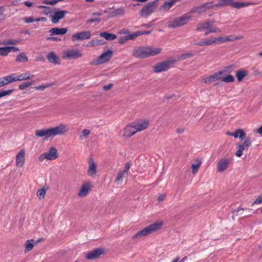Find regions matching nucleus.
Segmentation results:
<instances>
[{
    "mask_svg": "<svg viewBox=\"0 0 262 262\" xmlns=\"http://www.w3.org/2000/svg\"><path fill=\"white\" fill-rule=\"evenodd\" d=\"M162 51L160 48L138 47L134 48L133 55L136 58H144L159 54Z\"/></svg>",
    "mask_w": 262,
    "mask_h": 262,
    "instance_id": "1",
    "label": "nucleus"
},
{
    "mask_svg": "<svg viewBox=\"0 0 262 262\" xmlns=\"http://www.w3.org/2000/svg\"><path fill=\"white\" fill-rule=\"evenodd\" d=\"M241 38V37H236L230 35L228 36L211 37L203 39L197 43L196 45L199 46H210L213 45L221 44L228 41H233Z\"/></svg>",
    "mask_w": 262,
    "mask_h": 262,
    "instance_id": "2",
    "label": "nucleus"
},
{
    "mask_svg": "<svg viewBox=\"0 0 262 262\" xmlns=\"http://www.w3.org/2000/svg\"><path fill=\"white\" fill-rule=\"evenodd\" d=\"M163 224L164 223L162 221H158L152 224H150L134 234L132 236V238H140L143 236H147L154 232L160 230L162 228Z\"/></svg>",
    "mask_w": 262,
    "mask_h": 262,
    "instance_id": "3",
    "label": "nucleus"
},
{
    "mask_svg": "<svg viewBox=\"0 0 262 262\" xmlns=\"http://www.w3.org/2000/svg\"><path fill=\"white\" fill-rule=\"evenodd\" d=\"M191 18V16L190 15V13H187L180 17H176L173 20L169 22L168 27L175 28L183 26L187 24Z\"/></svg>",
    "mask_w": 262,
    "mask_h": 262,
    "instance_id": "4",
    "label": "nucleus"
},
{
    "mask_svg": "<svg viewBox=\"0 0 262 262\" xmlns=\"http://www.w3.org/2000/svg\"><path fill=\"white\" fill-rule=\"evenodd\" d=\"M196 30L197 31H202L206 30L204 34L205 35H208L211 33H220L221 32L220 28L213 26L212 22L209 21L199 24Z\"/></svg>",
    "mask_w": 262,
    "mask_h": 262,
    "instance_id": "5",
    "label": "nucleus"
},
{
    "mask_svg": "<svg viewBox=\"0 0 262 262\" xmlns=\"http://www.w3.org/2000/svg\"><path fill=\"white\" fill-rule=\"evenodd\" d=\"M217 4L213 5L214 7H223L231 6L233 8L240 9L250 5L249 3L234 2L233 0H217Z\"/></svg>",
    "mask_w": 262,
    "mask_h": 262,
    "instance_id": "6",
    "label": "nucleus"
},
{
    "mask_svg": "<svg viewBox=\"0 0 262 262\" xmlns=\"http://www.w3.org/2000/svg\"><path fill=\"white\" fill-rule=\"evenodd\" d=\"M252 141L250 137H247L242 143H237L236 145L237 151L235 155L237 157H241L244 150H247L251 146Z\"/></svg>",
    "mask_w": 262,
    "mask_h": 262,
    "instance_id": "7",
    "label": "nucleus"
},
{
    "mask_svg": "<svg viewBox=\"0 0 262 262\" xmlns=\"http://www.w3.org/2000/svg\"><path fill=\"white\" fill-rule=\"evenodd\" d=\"M58 157L57 150L55 147H51L48 152L41 154L38 159L40 161L42 162L45 159L49 160H53L57 158Z\"/></svg>",
    "mask_w": 262,
    "mask_h": 262,
    "instance_id": "8",
    "label": "nucleus"
},
{
    "mask_svg": "<svg viewBox=\"0 0 262 262\" xmlns=\"http://www.w3.org/2000/svg\"><path fill=\"white\" fill-rule=\"evenodd\" d=\"M82 56L81 52L78 50L68 49L63 52L62 58L63 59L78 58Z\"/></svg>",
    "mask_w": 262,
    "mask_h": 262,
    "instance_id": "9",
    "label": "nucleus"
},
{
    "mask_svg": "<svg viewBox=\"0 0 262 262\" xmlns=\"http://www.w3.org/2000/svg\"><path fill=\"white\" fill-rule=\"evenodd\" d=\"M214 7V6L212 4V3H206L200 6L192 8L189 13L201 14L206 12L207 10L212 9Z\"/></svg>",
    "mask_w": 262,
    "mask_h": 262,
    "instance_id": "10",
    "label": "nucleus"
},
{
    "mask_svg": "<svg viewBox=\"0 0 262 262\" xmlns=\"http://www.w3.org/2000/svg\"><path fill=\"white\" fill-rule=\"evenodd\" d=\"M51 129L53 137L57 135H63L68 131L67 126L63 123H60L54 127H51Z\"/></svg>",
    "mask_w": 262,
    "mask_h": 262,
    "instance_id": "11",
    "label": "nucleus"
},
{
    "mask_svg": "<svg viewBox=\"0 0 262 262\" xmlns=\"http://www.w3.org/2000/svg\"><path fill=\"white\" fill-rule=\"evenodd\" d=\"M91 37V33L90 31H83L73 34L71 37V39L73 41H76L90 39Z\"/></svg>",
    "mask_w": 262,
    "mask_h": 262,
    "instance_id": "12",
    "label": "nucleus"
},
{
    "mask_svg": "<svg viewBox=\"0 0 262 262\" xmlns=\"http://www.w3.org/2000/svg\"><path fill=\"white\" fill-rule=\"evenodd\" d=\"M172 63L173 62L171 61H165L160 62L154 67V71L156 73L167 71L171 67Z\"/></svg>",
    "mask_w": 262,
    "mask_h": 262,
    "instance_id": "13",
    "label": "nucleus"
},
{
    "mask_svg": "<svg viewBox=\"0 0 262 262\" xmlns=\"http://www.w3.org/2000/svg\"><path fill=\"white\" fill-rule=\"evenodd\" d=\"M223 73V71H219L209 76L203 77L202 81L205 83L210 84L212 82L221 80V76Z\"/></svg>",
    "mask_w": 262,
    "mask_h": 262,
    "instance_id": "14",
    "label": "nucleus"
},
{
    "mask_svg": "<svg viewBox=\"0 0 262 262\" xmlns=\"http://www.w3.org/2000/svg\"><path fill=\"white\" fill-rule=\"evenodd\" d=\"M136 130L141 132L147 128L149 125V121L147 119H140L136 122H133Z\"/></svg>",
    "mask_w": 262,
    "mask_h": 262,
    "instance_id": "15",
    "label": "nucleus"
},
{
    "mask_svg": "<svg viewBox=\"0 0 262 262\" xmlns=\"http://www.w3.org/2000/svg\"><path fill=\"white\" fill-rule=\"evenodd\" d=\"M155 8V4L154 3H147L140 11L141 16L146 17L150 15L154 12Z\"/></svg>",
    "mask_w": 262,
    "mask_h": 262,
    "instance_id": "16",
    "label": "nucleus"
},
{
    "mask_svg": "<svg viewBox=\"0 0 262 262\" xmlns=\"http://www.w3.org/2000/svg\"><path fill=\"white\" fill-rule=\"evenodd\" d=\"M113 56V52L111 51H107L106 52L102 54L96 61L94 63L95 64H99L103 63L106 61H109Z\"/></svg>",
    "mask_w": 262,
    "mask_h": 262,
    "instance_id": "17",
    "label": "nucleus"
},
{
    "mask_svg": "<svg viewBox=\"0 0 262 262\" xmlns=\"http://www.w3.org/2000/svg\"><path fill=\"white\" fill-rule=\"evenodd\" d=\"M231 160L229 159L223 158L220 159L217 164V170L219 172H223L227 169Z\"/></svg>",
    "mask_w": 262,
    "mask_h": 262,
    "instance_id": "18",
    "label": "nucleus"
},
{
    "mask_svg": "<svg viewBox=\"0 0 262 262\" xmlns=\"http://www.w3.org/2000/svg\"><path fill=\"white\" fill-rule=\"evenodd\" d=\"M25 162V150L21 149L16 155L15 163L17 167H21L24 166Z\"/></svg>",
    "mask_w": 262,
    "mask_h": 262,
    "instance_id": "19",
    "label": "nucleus"
},
{
    "mask_svg": "<svg viewBox=\"0 0 262 262\" xmlns=\"http://www.w3.org/2000/svg\"><path fill=\"white\" fill-rule=\"evenodd\" d=\"M104 249L98 248L88 252L86 254V258L89 260H93L98 258L104 253Z\"/></svg>",
    "mask_w": 262,
    "mask_h": 262,
    "instance_id": "20",
    "label": "nucleus"
},
{
    "mask_svg": "<svg viewBox=\"0 0 262 262\" xmlns=\"http://www.w3.org/2000/svg\"><path fill=\"white\" fill-rule=\"evenodd\" d=\"M91 187L92 185L90 182H87L84 183L78 193V196L79 197H84L86 196L91 190Z\"/></svg>",
    "mask_w": 262,
    "mask_h": 262,
    "instance_id": "21",
    "label": "nucleus"
},
{
    "mask_svg": "<svg viewBox=\"0 0 262 262\" xmlns=\"http://www.w3.org/2000/svg\"><path fill=\"white\" fill-rule=\"evenodd\" d=\"M137 131L133 123L127 125L124 129V133L122 135L123 137L129 138L134 135Z\"/></svg>",
    "mask_w": 262,
    "mask_h": 262,
    "instance_id": "22",
    "label": "nucleus"
},
{
    "mask_svg": "<svg viewBox=\"0 0 262 262\" xmlns=\"http://www.w3.org/2000/svg\"><path fill=\"white\" fill-rule=\"evenodd\" d=\"M68 12L65 10H59L55 12L52 16V23L53 24L57 23L60 20L63 18Z\"/></svg>",
    "mask_w": 262,
    "mask_h": 262,
    "instance_id": "23",
    "label": "nucleus"
},
{
    "mask_svg": "<svg viewBox=\"0 0 262 262\" xmlns=\"http://www.w3.org/2000/svg\"><path fill=\"white\" fill-rule=\"evenodd\" d=\"M35 136L38 137H45L46 138H53L51 128L37 129L35 131Z\"/></svg>",
    "mask_w": 262,
    "mask_h": 262,
    "instance_id": "24",
    "label": "nucleus"
},
{
    "mask_svg": "<svg viewBox=\"0 0 262 262\" xmlns=\"http://www.w3.org/2000/svg\"><path fill=\"white\" fill-rule=\"evenodd\" d=\"M97 173V165L93 159L89 160V168L87 173L90 177L95 176Z\"/></svg>",
    "mask_w": 262,
    "mask_h": 262,
    "instance_id": "25",
    "label": "nucleus"
},
{
    "mask_svg": "<svg viewBox=\"0 0 262 262\" xmlns=\"http://www.w3.org/2000/svg\"><path fill=\"white\" fill-rule=\"evenodd\" d=\"M68 31L66 28H53L49 30V32L50 33L51 36H54L56 35H64Z\"/></svg>",
    "mask_w": 262,
    "mask_h": 262,
    "instance_id": "26",
    "label": "nucleus"
},
{
    "mask_svg": "<svg viewBox=\"0 0 262 262\" xmlns=\"http://www.w3.org/2000/svg\"><path fill=\"white\" fill-rule=\"evenodd\" d=\"M47 59L49 62L55 64H60V61L59 58L57 57V56L55 54L54 52H50L49 53L47 56Z\"/></svg>",
    "mask_w": 262,
    "mask_h": 262,
    "instance_id": "27",
    "label": "nucleus"
},
{
    "mask_svg": "<svg viewBox=\"0 0 262 262\" xmlns=\"http://www.w3.org/2000/svg\"><path fill=\"white\" fill-rule=\"evenodd\" d=\"M248 71L245 69H240L236 72L235 76L238 81H242L248 75Z\"/></svg>",
    "mask_w": 262,
    "mask_h": 262,
    "instance_id": "28",
    "label": "nucleus"
},
{
    "mask_svg": "<svg viewBox=\"0 0 262 262\" xmlns=\"http://www.w3.org/2000/svg\"><path fill=\"white\" fill-rule=\"evenodd\" d=\"M34 77L33 74H31L29 72L23 73L19 75L17 74V81H21L24 80H29Z\"/></svg>",
    "mask_w": 262,
    "mask_h": 262,
    "instance_id": "29",
    "label": "nucleus"
},
{
    "mask_svg": "<svg viewBox=\"0 0 262 262\" xmlns=\"http://www.w3.org/2000/svg\"><path fill=\"white\" fill-rule=\"evenodd\" d=\"M127 32V34L125 36V40H128L129 39H134L137 37L140 36L141 33H140L139 31H137L136 32H134L131 34H129L128 33V31L127 30H123L121 31V33H126Z\"/></svg>",
    "mask_w": 262,
    "mask_h": 262,
    "instance_id": "30",
    "label": "nucleus"
},
{
    "mask_svg": "<svg viewBox=\"0 0 262 262\" xmlns=\"http://www.w3.org/2000/svg\"><path fill=\"white\" fill-rule=\"evenodd\" d=\"M232 136L235 138H239L241 139H243L246 138V134L244 129H238L233 133Z\"/></svg>",
    "mask_w": 262,
    "mask_h": 262,
    "instance_id": "31",
    "label": "nucleus"
},
{
    "mask_svg": "<svg viewBox=\"0 0 262 262\" xmlns=\"http://www.w3.org/2000/svg\"><path fill=\"white\" fill-rule=\"evenodd\" d=\"M125 13L124 9L122 7L119 8L118 9H115L114 11L111 12L110 13V15L112 17H115V16H123Z\"/></svg>",
    "mask_w": 262,
    "mask_h": 262,
    "instance_id": "32",
    "label": "nucleus"
},
{
    "mask_svg": "<svg viewBox=\"0 0 262 262\" xmlns=\"http://www.w3.org/2000/svg\"><path fill=\"white\" fill-rule=\"evenodd\" d=\"M195 162V164H192L191 165L192 172L193 174H195L198 171L202 164V161L199 158L196 159Z\"/></svg>",
    "mask_w": 262,
    "mask_h": 262,
    "instance_id": "33",
    "label": "nucleus"
},
{
    "mask_svg": "<svg viewBox=\"0 0 262 262\" xmlns=\"http://www.w3.org/2000/svg\"><path fill=\"white\" fill-rule=\"evenodd\" d=\"M126 173L125 171H123L122 170L119 171L117 174V176L116 178L115 183L117 184H121L123 182V178L125 177Z\"/></svg>",
    "mask_w": 262,
    "mask_h": 262,
    "instance_id": "34",
    "label": "nucleus"
},
{
    "mask_svg": "<svg viewBox=\"0 0 262 262\" xmlns=\"http://www.w3.org/2000/svg\"><path fill=\"white\" fill-rule=\"evenodd\" d=\"M177 1V0H170V1L165 2L163 5L160 8V10H168Z\"/></svg>",
    "mask_w": 262,
    "mask_h": 262,
    "instance_id": "35",
    "label": "nucleus"
},
{
    "mask_svg": "<svg viewBox=\"0 0 262 262\" xmlns=\"http://www.w3.org/2000/svg\"><path fill=\"white\" fill-rule=\"evenodd\" d=\"M100 35L107 40H113L117 38L115 34L109 33L107 32H102L100 34Z\"/></svg>",
    "mask_w": 262,
    "mask_h": 262,
    "instance_id": "36",
    "label": "nucleus"
},
{
    "mask_svg": "<svg viewBox=\"0 0 262 262\" xmlns=\"http://www.w3.org/2000/svg\"><path fill=\"white\" fill-rule=\"evenodd\" d=\"M28 61V58L24 52H21L18 54L15 59L16 62H27Z\"/></svg>",
    "mask_w": 262,
    "mask_h": 262,
    "instance_id": "37",
    "label": "nucleus"
},
{
    "mask_svg": "<svg viewBox=\"0 0 262 262\" xmlns=\"http://www.w3.org/2000/svg\"><path fill=\"white\" fill-rule=\"evenodd\" d=\"M104 43V42L102 40L100 39H93L90 41L88 43L87 46L88 47H94L98 45H101Z\"/></svg>",
    "mask_w": 262,
    "mask_h": 262,
    "instance_id": "38",
    "label": "nucleus"
},
{
    "mask_svg": "<svg viewBox=\"0 0 262 262\" xmlns=\"http://www.w3.org/2000/svg\"><path fill=\"white\" fill-rule=\"evenodd\" d=\"M93 15L94 16L99 17L101 16V14L99 13H94L93 14ZM100 20H101V19L99 17H95L94 18H91V19H88L86 21V24H91L92 23H94V22L99 23V22H100Z\"/></svg>",
    "mask_w": 262,
    "mask_h": 262,
    "instance_id": "39",
    "label": "nucleus"
},
{
    "mask_svg": "<svg viewBox=\"0 0 262 262\" xmlns=\"http://www.w3.org/2000/svg\"><path fill=\"white\" fill-rule=\"evenodd\" d=\"M20 42L19 39H9L5 40L3 42H0V45H16Z\"/></svg>",
    "mask_w": 262,
    "mask_h": 262,
    "instance_id": "40",
    "label": "nucleus"
},
{
    "mask_svg": "<svg viewBox=\"0 0 262 262\" xmlns=\"http://www.w3.org/2000/svg\"><path fill=\"white\" fill-rule=\"evenodd\" d=\"M47 189L41 188L37 190V196L39 199H42L45 198Z\"/></svg>",
    "mask_w": 262,
    "mask_h": 262,
    "instance_id": "41",
    "label": "nucleus"
},
{
    "mask_svg": "<svg viewBox=\"0 0 262 262\" xmlns=\"http://www.w3.org/2000/svg\"><path fill=\"white\" fill-rule=\"evenodd\" d=\"M33 239L27 241L25 245V252L29 251L33 249L34 247V244L33 243H30V242H33Z\"/></svg>",
    "mask_w": 262,
    "mask_h": 262,
    "instance_id": "42",
    "label": "nucleus"
},
{
    "mask_svg": "<svg viewBox=\"0 0 262 262\" xmlns=\"http://www.w3.org/2000/svg\"><path fill=\"white\" fill-rule=\"evenodd\" d=\"M234 78L232 75H228L224 78L221 77V80L225 82H233L234 81Z\"/></svg>",
    "mask_w": 262,
    "mask_h": 262,
    "instance_id": "43",
    "label": "nucleus"
},
{
    "mask_svg": "<svg viewBox=\"0 0 262 262\" xmlns=\"http://www.w3.org/2000/svg\"><path fill=\"white\" fill-rule=\"evenodd\" d=\"M90 130L88 129H84L81 132V135L80 136V139L81 140H83V139L86 138L88 137V136L90 134Z\"/></svg>",
    "mask_w": 262,
    "mask_h": 262,
    "instance_id": "44",
    "label": "nucleus"
},
{
    "mask_svg": "<svg viewBox=\"0 0 262 262\" xmlns=\"http://www.w3.org/2000/svg\"><path fill=\"white\" fill-rule=\"evenodd\" d=\"M10 83L15 82L17 81V73H13L7 76Z\"/></svg>",
    "mask_w": 262,
    "mask_h": 262,
    "instance_id": "45",
    "label": "nucleus"
},
{
    "mask_svg": "<svg viewBox=\"0 0 262 262\" xmlns=\"http://www.w3.org/2000/svg\"><path fill=\"white\" fill-rule=\"evenodd\" d=\"M33 84V82H26L19 85L18 88L21 90H24Z\"/></svg>",
    "mask_w": 262,
    "mask_h": 262,
    "instance_id": "46",
    "label": "nucleus"
},
{
    "mask_svg": "<svg viewBox=\"0 0 262 262\" xmlns=\"http://www.w3.org/2000/svg\"><path fill=\"white\" fill-rule=\"evenodd\" d=\"M7 54L8 55L9 53L11 51L13 52H18L19 51V49L18 47H6Z\"/></svg>",
    "mask_w": 262,
    "mask_h": 262,
    "instance_id": "47",
    "label": "nucleus"
},
{
    "mask_svg": "<svg viewBox=\"0 0 262 262\" xmlns=\"http://www.w3.org/2000/svg\"><path fill=\"white\" fill-rule=\"evenodd\" d=\"M13 91V90H9L6 91L0 90V98L10 94Z\"/></svg>",
    "mask_w": 262,
    "mask_h": 262,
    "instance_id": "48",
    "label": "nucleus"
},
{
    "mask_svg": "<svg viewBox=\"0 0 262 262\" xmlns=\"http://www.w3.org/2000/svg\"><path fill=\"white\" fill-rule=\"evenodd\" d=\"M193 54L192 53H188L186 54H182L180 56V58L182 60H185L187 58H190L193 57Z\"/></svg>",
    "mask_w": 262,
    "mask_h": 262,
    "instance_id": "49",
    "label": "nucleus"
},
{
    "mask_svg": "<svg viewBox=\"0 0 262 262\" xmlns=\"http://www.w3.org/2000/svg\"><path fill=\"white\" fill-rule=\"evenodd\" d=\"M26 23H30L35 21V19H34L32 16L26 17L23 18Z\"/></svg>",
    "mask_w": 262,
    "mask_h": 262,
    "instance_id": "50",
    "label": "nucleus"
},
{
    "mask_svg": "<svg viewBox=\"0 0 262 262\" xmlns=\"http://www.w3.org/2000/svg\"><path fill=\"white\" fill-rule=\"evenodd\" d=\"M51 86V84H47V85H39V86H35V89L36 90H41V91H43L46 88H48L49 86Z\"/></svg>",
    "mask_w": 262,
    "mask_h": 262,
    "instance_id": "51",
    "label": "nucleus"
},
{
    "mask_svg": "<svg viewBox=\"0 0 262 262\" xmlns=\"http://www.w3.org/2000/svg\"><path fill=\"white\" fill-rule=\"evenodd\" d=\"M262 203V195H259L252 203V206L255 204H260Z\"/></svg>",
    "mask_w": 262,
    "mask_h": 262,
    "instance_id": "52",
    "label": "nucleus"
},
{
    "mask_svg": "<svg viewBox=\"0 0 262 262\" xmlns=\"http://www.w3.org/2000/svg\"><path fill=\"white\" fill-rule=\"evenodd\" d=\"M0 55L3 56H7L6 47L0 48Z\"/></svg>",
    "mask_w": 262,
    "mask_h": 262,
    "instance_id": "53",
    "label": "nucleus"
},
{
    "mask_svg": "<svg viewBox=\"0 0 262 262\" xmlns=\"http://www.w3.org/2000/svg\"><path fill=\"white\" fill-rule=\"evenodd\" d=\"M166 195L165 194H163V193L160 194H159V195L157 197V200L159 202H162L165 200V199L166 198Z\"/></svg>",
    "mask_w": 262,
    "mask_h": 262,
    "instance_id": "54",
    "label": "nucleus"
},
{
    "mask_svg": "<svg viewBox=\"0 0 262 262\" xmlns=\"http://www.w3.org/2000/svg\"><path fill=\"white\" fill-rule=\"evenodd\" d=\"M47 40H53V41H60L61 39L60 38H58L56 37H53L51 36V37H48L47 38Z\"/></svg>",
    "mask_w": 262,
    "mask_h": 262,
    "instance_id": "55",
    "label": "nucleus"
},
{
    "mask_svg": "<svg viewBox=\"0 0 262 262\" xmlns=\"http://www.w3.org/2000/svg\"><path fill=\"white\" fill-rule=\"evenodd\" d=\"M130 166V163H126L125 164L124 168L125 169L124 170H122L123 171H125V173L127 174L128 170L129 169Z\"/></svg>",
    "mask_w": 262,
    "mask_h": 262,
    "instance_id": "56",
    "label": "nucleus"
},
{
    "mask_svg": "<svg viewBox=\"0 0 262 262\" xmlns=\"http://www.w3.org/2000/svg\"><path fill=\"white\" fill-rule=\"evenodd\" d=\"M113 86V84L110 83L107 85H105L103 86V89L105 91H108L111 89L112 87Z\"/></svg>",
    "mask_w": 262,
    "mask_h": 262,
    "instance_id": "57",
    "label": "nucleus"
},
{
    "mask_svg": "<svg viewBox=\"0 0 262 262\" xmlns=\"http://www.w3.org/2000/svg\"><path fill=\"white\" fill-rule=\"evenodd\" d=\"M2 78L3 79V84L6 85L7 84L10 83L7 76L2 77Z\"/></svg>",
    "mask_w": 262,
    "mask_h": 262,
    "instance_id": "58",
    "label": "nucleus"
},
{
    "mask_svg": "<svg viewBox=\"0 0 262 262\" xmlns=\"http://www.w3.org/2000/svg\"><path fill=\"white\" fill-rule=\"evenodd\" d=\"M23 4L28 7H30L33 6V3L29 1H25Z\"/></svg>",
    "mask_w": 262,
    "mask_h": 262,
    "instance_id": "59",
    "label": "nucleus"
},
{
    "mask_svg": "<svg viewBox=\"0 0 262 262\" xmlns=\"http://www.w3.org/2000/svg\"><path fill=\"white\" fill-rule=\"evenodd\" d=\"M47 18L45 17H39V18H37L36 19H35V21H47Z\"/></svg>",
    "mask_w": 262,
    "mask_h": 262,
    "instance_id": "60",
    "label": "nucleus"
},
{
    "mask_svg": "<svg viewBox=\"0 0 262 262\" xmlns=\"http://www.w3.org/2000/svg\"><path fill=\"white\" fill-rule=\"evenodd\" d=\"M140 33H141V35H144V34H148L150 33V31H139Z\"/></svg>",
    "mask_w": 262,
    "mask_h": 262,
    "instance_id": "61",
    "label": "nucleus"
},
{
    "mask_svg": "<svg viewBox=\"0 0 262 262\" xmlns=\"http://www.w3.org/2000/svg\"><path fill=\"white\" fill-rule=\"evenodd\" d=\"M184 131V129L183 128H178L177 129V132L179 134H182Z\"/></svg>",
    "mask_w": 262,
    "mask_h": 262,
    "instance_id": "62",
    "label": "nucleus"
},
{
    "mask_svg": "<svg viewBox=\"0 0 262 262\" xmlns=\"http://www.w3.org/2000/svg\"><path fill=\"white\" fill-rule=\"evenodd\" d=\"M187 257L186 256H184L179 262H184L187 259Z\"/></svg>",
    "mask_w": 262,
    "mask_h": 262,
    "instance_id": "63",
    "label": "nucleus"
},
{
    "mask_svg": "<svg viewBox=\"0 0 262 262\" xmlns=\"http://www.w3.org/2000/svg\"><path fill=\"white\" fill-rule=\"evenodd\" d=\"M179 259V257H177L175 259H173L171 262H178Z\"/></svg>",
    "mask_w": 262,
    "mask_h": 262,
    "instance_id": "64",
    "label": "nucleus"
}]
</instances>
